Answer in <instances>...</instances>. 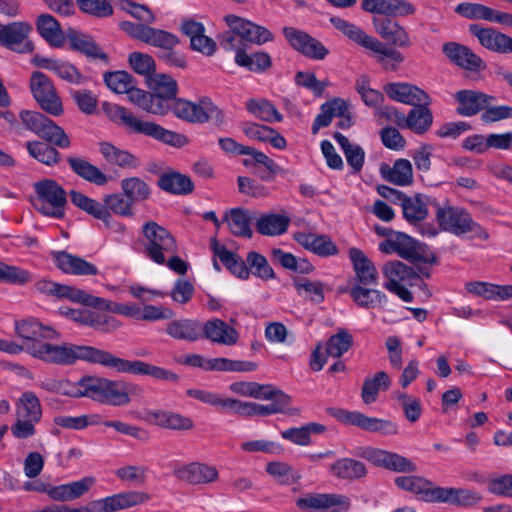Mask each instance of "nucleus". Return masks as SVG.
I'll return each instance as SVG.
<instances>
[{
    "label": "nucleus",
    "mask_w": 512,
    "mask_h": 512,
    "mask_svg": "<svg viewBox=\"0 0 512 512\" xmlns=\"http://www.w3.org/2000/svg\"><path fill=\"white\" fill-rule=\"evenodd\" d=\"M331 415L344 424L357 426L369 432H378L383 435H396L399 432V427L395 422L376 417H368L357 411L336 408L331 410Z\"/></svg>",
    "instance_id": "nucleus-14"
},
{
    "label": "nucleus",
    "mask_w": 512,
    "mask_h": 512,
    "mask_svg": "<svg viewBox=\"0 0 512 512\" xmlns=\"http://www.w3.org/2000/svg\"><path fill=\"white\" fill-rule=\"evenodd\" d=\"M63 313L71 320L97 330L109 331L118 327V322L114 317L88 309H68Z\"/></svg>",
    "instance_id": "nucleus-34"
},
{
    "label": "nucleus",
    "mask_w": 512,
    "mask_h": 512,
    "mask_svg": "<svg viewBox=\"0 0 512 512\" xmlns=\"http://www.w3.org/2000/svg\"><path fill=\"white\" fill-rule=\"evenodd\" d=\"M330 472L339 479L356 480L367 475V468L361 461L345 457L331 464Z\"/></svg>",
    "instance_id": "nucleus-46"
},
{
    "label": "nucleus",
    "mask_w": 512,
    "mask_h": 512,
    "mask_svg": "<svg viewBox=\"0 0 512 512\" xmlns=\"http://www.w3.org/2000/svg\"><path fill=\"white\" fill-rule=\"evenodd\" d=\"M245 108L251 115L266 123H278L283 120V115L276 106L265 98H251L245 102Z\"/></svg>",
    "instance_id": "nucleus-45"
},
{
    "label": "nucleus",
    "mask_w": 512,
    "mask_h": 512,
    "mask_svg": "<svg viewBox=\"0 0 512 512\" xmlns=\"http://www.w3.org/2000/svg\"><path fill=\"white\" fill-rule=\"evenodd\" d=\"M201 322L193 319H180L169 322L166 326V333L176 339L188 342L197 341L202 337Z\"/></svg>",
    "instance_id": "nucleus-42"
},
{
    "label": "nucleus",
    "mask_w": 512,
    "mask_h": 512,
    "mask_svg": "<svg viewBox=\"0 0 512 512\" xmlns=\"http://www.w3.org/2000/svg\"><path fill=\"white\" fill-rule=\"evenodd\" d=\"M442 52L451 63L463 70L478 72L486 68L484 60L461 43L446 42L442 46Z\"/></svg>",
    "instance_id": "nucleus-21"
},
{
    "label": "nucleus",
    "mask_w": 512,
    "mask_h": 512,
    "mask_svg": "<svg viewBox=\"0 0 512 512\" xmlns=\"http://www.w3.org/2000/svg\"><path fill=\"white\" fill-rule=\"evenodd\" d=\"M187 395L204 404L221 408L228 412H234L237 399L223 397L219 393L203 389H189Z\"/></svg>",
    "instance_id": "nucleus-56"
},
{
    "label": "nucleus",
    "mask_w": 512,
    "mask_h": 512,
    "mask_svg": "<svg viewBox=\"0 0 512 512\" xmlns=\"http://www.w3.org/2000/svg\"><path fill=\"white\" fill-rule=\"evenodd\" d=\"M296 505L303 511L347 512L351 508V500L343 494L308 493L298 498Z\"/></svg>",
    "instance_id": "nucleus-15"
},
{
    "label": "nucleus",
    "mask_w": 512,
    "mask_h": 512,
    "mask_svg": "<svg viewBox=\"0 0 512 512\" xmlns=\"http://www.w3.org/2000/svg\"><path fill=\"white\" fill-rule=\"evenodd\" d=\"M28 353L34 358L56 365H70L81 359L107 367L110 352L91 346L44 342L30 345Z\"/></svg>",
    "instance_id": "nucleus-2"
},
{
    "label": "nucleus",
    "mask_w": 512,
    "mask_h": 512,
    "mask_svg": "<svg viewBox=\"0 0 512 512\" xmlns=\"http://www.w3.org/2000/svg\"><path fill=\"white\" fill-rule=\"evenodd\" d=\"M202 337L212 343L233 346L239 340L237 330L219 318H213L202 324Z\"/></svg>",
    "instance_id": "nucleus-31"
},
{
    "label": "nucleus",
    "mask_w": 512,
    "mask_h": 512,
    "mask_svg": "<svg viewBox=\"0 0 512 512\" xmlns=\"http://www.w3.org/2000/svg\"><path fill=\"white\" fill-rule=\"evenodd\" d=\"M382 273L386 279V282L383 284V287L386 289L411 278L413 270L406 264L394 260L383 265Z\"/></svg>",
    "instance_id": "nucleus-62"
},
{
    "label": "nucleus",
    "mask_w": 512,
    "mask_h": 512,
    "mask_svg": "<svg viewBox=\"0 0 512 512\" xmlns=\"http://www.w3.org/2000/svg\"><path fill=\"white\" fill-rule=\"evenodd\" d=\"M96 484L94 476H85L81 479L60 484L49 485L43 482H25L23 489L45 493L51 500L57 502H71L87 494Z\"/></svg>",
    "instance_id": "nucleus-10"
},
{
    "label": "nucleus",
    "mask_w": 512,
    "mask_h": 512,
    "mask_svg": "<svg viewBox=\"0 0 512 512\" xmlns=\"http://www.w3.org/2000/svg\"><path fill=\"white\" fill-rule=\"evenodd\" d=\"M369 51L375 53L377 62L385 70L395 71L398 65L404 61V55L400 51L387 47L378 39Z\"/></svg>",
    "instance_id": "nucleus-58"
},
{
    "label": "nucleus",
    "mask_w": 512,
    "mask_h": 512,
    "mask_svg": "<svg viewBox=\"0 0 512 512\" xmlns=\"http://www.w3.org/2000/svg\"><path fill=\"white\" fill-rule=\"evenodd\" d=\"M428 106L426 104H419L411 109L407 115V128L416 134L427 132L432 125L433 115Z\"/></svg>",
    "instance_id": "nucleus-59"
},
{
    "label": "nucleus",
    "mask_w": 512,
    "mask_h": 512,
    "mask_svg": "<svg viewBox=\"0 0 512 512\" xmlns=\"http://www.w3.org/2000/svg\"><path fill=\"white\" fill-rule=\"evenodd\" d=\"M121 189L134 205L150 197V188L145 181L138 177L124 178L120 183Z\"/></svg>",
    "instance_id": "nucleus-64"
},
{
    "label": "nucleus",
    "mask_w": 512,
    "mask_h": 512,
    "mask_svg": "<svg viewBox=\"0 0 512 512\" xmlns=\"http://www.w3.org/2000/svg\"><path fill=\"white\" fill-rule=\"evenodd\" d=\"M399 202L404 218L410 223L420 222L428 215L427 203L421 195L408 197L403 194Z\"/></svg>",
    "instance_id": "nucleus-54"
},
{
    "label": "nucleus",
    "mask_w": 512,
    "mask_h": 512,
    "mask_svg": "<svg viewBox=\"0 0 512 512\" xmlns=\"http://www.w3.org/2000/svg\"><path fill=\"white\" fill-rule=\"evenodd\" d=\"M479 499L477 493L467 489L439 487L436 503L467 507L476 504Z\"/></svg>",
    "instance_id": "nucleus-51"
},
{
    "label": "nucleus",
    "mask_w": 512,
    "mask_h": 512,
    "mask_svg": "<svg viewBox=\"0 0 512 512\" xmlns=\"http://www.w3.org/2000/svg\"><path fill=\"white\" fill-rule=\"evenodd\" d=\"M159 187L172 194L185 195L193 191L191 179L179 172H166L158 180Z\"/></svg>",
    "instance_id": "nucleus-52"
},
{
    "label": "nucleus",
    "mask_w": 512,
    "mask_h": 512,
    "mask_svg": "<svg viewBox=\"0 0 512 512\" xmlns=\"http://www.w3.org/2000/svg\"><path fill=\"white\" fill-rule=\"evenodd\" d=\"M70 200L77 208L86 212L93 218L102 221L106 227H111L112 225V213L123 217L133 215V204L124 192L106 194L102 202H99L79 191L71 190Z\"/></svg>",
    "instance_id": "nucleus-5"
},
{
    "label": "nucleus",
    "mask_w": 512,
    "mask_h": 512,
    "mask_svg": "<svg viewBox=\"0 0 512 512\" xmlns=\"http://www.w3.org/2000/svg\"><path fill=\"white\" fill-rule=\"evenodd\" d=\"M103 110L112 121L122 125L129 133L144 135L174 147H180L184 143L182 135L155 122L142 120L125 107L104 103Z\"/></svg>",
    "instance_id": "nucleus-4"
},
{
    "label": "nucleus",
    "mask_w": 512,
    "mask_h": 512,
    "mask_svg": "<svg viewBox=\"0 0 512 512\" xmlns=\"http://www.w3.org/2000/svg\"><path fill=\"white\" fill-rule=\"evenodd\" d=\"M144 255L155 264L162 265L167 254L178 253V244L172 233L154 221L142 226Z\"/></svg>",
    "instance_id": "nucleus-7"
},
{
    "label": "nucleus",
    "mask_w": 512,
    "mask_h": 512,
    "mask_svg": "<svg viewBox=\"0 0 512 512\" xmlns=\"http://www.w3.org/2000/svg\"><path fill=\"white\" fill-rule=\"evenodd\" d=\"M358 455L377 467L394 472L413 473L417 470L415 463L395 452L365 447L359 451Z\"/></svg>",
    "instance_id": "nucleus-16"
},
{
    "label": "nucleus",
    "mask_w": 512,
    "mask_h": 512,
    "mask_svg": "<svg viewBox=\"0 0 512 512\" xmlns=\"http://www.w3.org/2000/svg\"><path fill=\"white\" fill-rule=\"evenodd\" d=\"M391 385V379L389 375L380 371L377 372L373 377L366 378L362 387V400L366 404H371L376 401L378 392L389 389Z\"/></svg>",
    "instance_id": "nucleus-60"
},
{
    "label": "nucleus",
    "mask_w": 512,
    "mask_h": 512,
    "mask_svg": "<svg viewBox=\"0 0 512 512\" xmlns=\"http://www.w3.org/2000/svg\"><path fill=\"white\" fill-rule=\"evenodd\" d=\"M383 91L391 100L410 106L429 105L431 102L429 95L423 89L407 82L387 83Z\"/></svg>",
    "instance_id": "nucleus-23"
},
{
    "label": "nucleus",
    "mask_w": 512,
    "mask_h": 512,
    "mask_svg": "<svg viewBox=\"0 0 512 512\" xmlns=\"http://www.w3.org/2000/svg\"><path fill=\"white\" fill-rule=\"evenodd\" d=\"M99 150L102 157L110 165L118 166L122 169H135L139 166L138 158L135 155L109 142H100Z\"/></svg>",
    "instance_id": "nucleus-43"
},
{
    "label": "nucleus",
    "mask_w": 512,
    "mask_h": 512,
    "mask_svg": "<svg viewBox=\"0 0 512 512\" xmlns=\"http://www.w3.org/2000/svg\"><path fill=\"white\" fill-rule=\"evenodd\" d=\"M30 90L33 98L44 111L53 116L63 113L62 101L46 74L34 71L30 77Z\"/></svg>",
    "instance_id": "nucleus-13"
},
{
    "label": "nucleus",
    "mask_w": 512,
    "mask_h": 512,
    "mask_svg": "<svg viewBox=\"0 0 512 512\" xmlns=\"http://www.w3.org/2000/svg\"><path fill=\"white\" fill-rule=\"evenodd\" d=\"M223 21L228 31L219 36L220 46L225 51H235V63L252 72H264L272 65L271 57L266 52L248 55L240 48L237 36L245 42L263 45L274 40V34L266 27L234 14L224 16Z\"/></svg>",
    "instance_id": "nucleus-1"
},
{
    "label": "nucleus",
    "mask_w": 512,
    "mask_h": 512,
    "mask_svg": "<svg viewBox=\"0 0 512 512\" xmlns=\"http://www.w3.org/2000/svg\"><path fill=\"white\" fill-rule=\"evenodd\" d=\"M38 386L51 393H56L69 397H81L82 388L80 387V380L78 382H71L69 380L47 378L39 382Z\"/></svg>",
    "instance_id": "nucleus-61"
},
{
    "label": "nucleus",
    "mask_w": 512,
    "mask_h": 512,
    "mask_svg": "<svg viewBox=\"0 0 512 512\" xmlns=\"http://www.w3.org/2000/svg\"><path fill=\"white\" fill-rule=\"evenodd\" d=\"M436 220L443 231L455 236L472 233L471 238L482 241H486L490 237L487 230L474 221L466 209L459 206L438 207Z\"/></svg>",
    "instance_id": "nucleus-6"
},
{
    "label": "nucleus",
    "mask_w": 512,
    "mask_h": 512,
    "mask_svg": "<svg viewBox=\"0 0 512 512\" xmlns=\"http://www.w3.org/2000/svg\"><path fill=\"white\" fill-rule=\"evenodd\" d=\"M146 415L150 422L165 429L185 431L194 427L192 419L172 411L151 410Z\"/></svg>",
    "instance_id": "nucleus-40"
},
{
    "label": "nucleus",
    "mask_w": 512,
    "mask_h": 512,
    "mask_svg": "<svg viewBox=\"0 0 512 512\" xmlns=\"http://www.w3.org/2000/svg\"><path fill=\"white\" fill-rule=\"evenodd\" d=\"M55 265L63 273L76 275V276H88L97 275L98 268L86 261L85 259L70 254L66 251H57L53 253Z\"/></svg>",
    "instance_id": "nucleus-32"
},
{
    "label": "nucleus",
    "mask_w": 512,
    "mask_h": 512,
    "mask_svg": "<svg viewBox=\"0 0 512 512\" xmlns=\"http://www.w3.org/2000/svg\"><path fill=\"white\" fill-rule=\"evenodd\" d=\"M81 397L112 406H125L131 399L142 394V388L135 383L114 381L102 377L86 376L80 379Z\"/></svg>",
    "instance_id": "nucleus-3"
},
{
    "label": "nucleus",
    "mask_w": 512,
    "mask_h": 512,
    "mask_svg": "<svg viewBox=\"0 0 512 512\" xmlns=\"http://www.w3.org/2000/svg\"><path fill=\"white\" fill-rule=\"evenodd\" d=\"M395 485L415 495L418 500L436 503L439 486L420 476H400L395 478Z\"/></svg>",
    "instance_id": "nucleus-27"
},
{
    "label": "nucleus",
    "mask_w": 512,
    "mask_h": 512,
    "mask_svg": "<svg viewBox=\"0 0 512 512\" xmlns=\"http://www.w3.org/2000/svg\"><path fill=\"white\" fill-rule=\"evenodd\" d=\"M346 110V101L342 98H333L320 106V113L315 117L311 130L317 134L321 128L331 124L335 115H343Z\"/></svg>",
    "instance_id": "nucleus-48"
},
{
    "label": "nucleus",
    "mask_w": 512,
    "mask_h": 512,
    "mask_svg": "<svg viewBox=\"0 0 512 512\" xmlns=\"http://www.w3.org/2000/svg\"><path fill=\"white\" fill-rule=\"evenodd\" d=\"M240 129L250 140L269 143L278 150H284L287 147L286 139L270 126L248 121L243 122Z\"/></svg>",
    "instance_id": "nucleus-30"
},
{
    "label": "nucleus",
    "mask_w": 512,
    "mask_h": 512,
    "mask_svg": "<svg viewBox=\"0 0 512 512\" xmlns=\"http://www.w3.org/2000/svg\"><path fill=\"white\" fill-rule=\"evenodd\" d=\"M127 97L131 103L138 106L147 113L163 115V106L157 97L152 93L135 88L133 85L127 92Z\"/></svg>",
    "instance_id": "nucleus-57"
},
{
    "label": "nucleus",
    "mask_w": 512,
    "mask_h": 512,
    "mask_svg": "<svg viewBox=\"0 0 512 512\" xmlns=\"http://www.w3.org/2000/svg\"><path fill=\"white\" fill-rule=\"evenodd\" d=\"M173 111L178 118L191 123H205L211 120L221 125L225 122L223 111L209 98H203L199 103L178 99L174 103Z\"/></svg>",
    "instance_id": "nucleus-11"
},
{
    "label": "nucleus",
    "mask_w": 512,
    "mask_h": 512,
    "mask_svg": "<svg viewBox=\"0 0 512 512\" xmlns=\"http://www.w3.org/2000/svg\"><path fill=\"white\" fill-rule=\"evenodd\" d=\"M282 33L288 44L296 51L312 60H324L329 54L328 48L318 39L295 27L285 26Z\"/></svg>",
    "instance_id": "nucleus-17"
},
{
    "label": "nucleus",
    "mask_w": 512,
    "mask_h": 512,
    "mask_svg": "<svg viewBox=\"0 0 512 512\" xmlns=\"http://www.w3.org/2000/svg\"><path fill=\"white\" fill-rule=\"evenodd\" d=\"M361 8L368 13L394 17H407L416 12V7L407 0H362Z\"/></svg>",
    "instance_id": "nucleus-26"
},
{
    "label": "nucleus",
    "mask_w": 512,
    "mask_h": 512,
    "mask_svg": "<svg viewBox=\"0 0 512 512\" xmlns=\"http://www.w3.org/2000/svg\"><path fill=\"white\" fill-rule=\"evenodd\" d=\"M349 258L360 285L369 286L378 284V272L371 260L358 248L349 249Z\"/></svg>",
    "instance_id": "nucleus-35"
},
{
    "label": "nucleus",
    "mask_w": 512,
    "mask_h": 512,
    "mask_svg": "<svg viewBox=\"0 0 512 512\" xmlns=\"http://www.w3.org/2000/svg\"><path fill=\"white\" fill-rule=\"evenodd\" d=\"M254 213L244 208H232L225 212L223 221L227 223L230 232L239 237L251 238L253 231L251 223Z\"/></svg>",
    "instance_id": "nucleus-38"
},
{
    "label": "nucleus",
    "mask_w": 512,
    "mask_h": 512,
    "mask_svg": "<svg viewBox=\"0 0 512 512\" xmlns=\"http://www.w3.org/2000/svg\"><path fill=\"white\" fill-rule=\"evenodd\" d=\"M469 32L475 36L486 49L500 53H512V37L492 28H484L479 24L469 25Z\"/></svg>",
    "instance_id": "nucleus-24"
},
{
    "label": "nucleus",
    "mask_w": 512,
    "mask_h": 512,
    "mask_svg": "<svg viewBox=\"0 0 512 512\" xmlns=\"http://www.w3.org/2000/svg\"><path fill=\"white\" fill-rule=\"evenodd\" d=\"M373 26L375 31L384 40L401 48L410 47L412 42L407 30L396 20L391 18H374Z\"/></svg>",
    "instance_id": "nucleus-29"
},
{
    "label": "nucleus",
    "mask_w": 512,
    "mask_h": 512,
    "mask_svg": "<svg viewBox=\"0 0 512 512\" xmlns=\"http://www.w3.org/2000/svg\"><path fill=\"white\" fill-rule=\"evenodd\" d=\"M330 22L350 42L370 50L377 41L373 36L368 35L361 27L340 17H331Z\"/></svg>",
    "instance_id": "nucleus-37"
},
{
    "label": "nucleus",
    "mask_w": 512,
    "mask_h": 512,
    "mask_svg": "<svg viewBox=\"0 0 512 512\" xmlns=\"http://www.w3.org/2000/svg\"><path fill=\"white\" fill-rule=\"evenodd\" d=\"M182 32L189 37L190 46L205 56H212L216 52V42L205 34L202 23L194 20H185L181 24Z\"/></svg>",
    "instance_id": "nucleus-28"
},
{
    "label": "nucleus",
    "mask_w": 512,
    "mask_h": 512,
    "mask_svg": "<svg viewBox=\"0 0 512 512\" xmlns=\"http://www.w3.org/2000/svg\"><path fill=\"white\" fill-rule=\"evenodd\" d=\"M53 421L55 425L65 429L83 430L88 426L100 425L102 418L98 414L80 416L59 415Z\"/></svg>",
    "instance_id": "nucleus-63"
},
{
    "label": "nucleus",
    "mask_w": 512,
    "mask_h": 512,
    "mask_svg": "<svg viewBox=\"0 0 512 512\" xmlns=\"http://www.w3.org/2000/svg\"><path fill=\"white\" fill-rule=\"evenodd\" d=\"M149 494L143 491H124L92 502V507L98 512H117L129 509L147 502Z\"/></svg>",
    "instance_id": "nucleus-20"
},
{
    "label": "nucleus",
    "mask_w": 512,
    "mask_h": 512,
    "mask_svg": "<svg viewBox=\"0 0 512 512\" xmlns=\"http://www.w3.org/2000/svg\"><path fill=\"white\" fill-rule=\"evenodd\" d=\"M455 99L459 104L457 107L458 114L471 117L483 110L493 98L474 90H460L456 93Z\"/></svg>",
    "instance_id": "nucleus-36"
},
{
    "label": "nucleus",
    "mask_w": 512,
    "mask_h": 512,
    "mask_svg": "<svg viewBox=\"0 0 512 512\" xmlns=\"http://www.w3.org/2000/svg\"><path fill=\"white\" fill-rule=\"evenodd\" d=\"M67 162L72 171L82 179L97 186H104L108 183L109 177L97 166L80 157H68Z\"/></svg>",
    "instance_id": "nucleus-44"
},
{
    "label": "nucleus",
    "mask_w": 512,
    "mask_h": 512,
    "mask_svg": "<svg viewBox=\"0 0 512 512\" xmlns=\"http://www.w3.org/2000/svg\"><path fill=\"white\" fill-rule=\"evenodd\" d=\"M353 301L363 308L382 307L387 303V296L380 290L369 289L357 284L349 292Z\"/></svg>",
    "instance_id": "nucleus-50"
},
{
    "label": "nucleus",
    "mask_w": 512,
    "mask_h": 512,
    "mask_svg": "<svg viewBox=\"0 0 512 512\" xmlns=\"http://www.w3.org/2000/svg\"><path fill=\"white\" fill-rule=\"evenodd\" d=\"M32 26L28 22L15 21L0 25V45L17 53H28L33 50L29 40Z\"/></svg>",
    "instance_id": "nucleus-19"
},
{
    "label": "nucleus",
    "mask_w": 512,
    "mask_h": 512,
    "mask_svg": "<svg viewBox=\"0 0 512 512\" xmlns=\"http://www.w3.org/2000/svg\"><path fill=\"white\" fill-rule=\"evenodd\" d=\"M153 97L160 100L163 106V115L169 110V100L174 99L177 95V82L166 74H159L154 79Z\"/></svg>",
    "instance_id": "nucleus-55"
},
{
    "label": "nucleus",
    "mask_w": 512,
    "mask_h": 512,
    "mask_svg": "<svg viewBox=\"0 0 512 512\" xmlns=\"http://www.w3.org/2000/svg\"><path fill=\"white\" fill-rule=\"evenodd\" d=\"M19 117L28 130L48 142L60 148L70 146V139L64 130L45 115L36 111L22 110Z\"/></svg>",
    "instance_id": "nucleus-12"
},
{
    "label": "nucleus",
    "mask_w": 512,
    "mask_h": 512,
    "mask_svg": "<svg viewBox=\"0 0 512 512\" xmlns=\"http://www.w3.org/2000/svg\"><path fill=\"white\" fill-rule=\"evenodd\" d=\"M15 332L25 343L21 346L28 352V347L35 343H43L41 340H53L58 338V333L50 326H45L33 317L15 321Z\"/></svg>",
    "instance_id": "nucleus-22"
},
{
    "label": "nucleus",
    "mask_w": 512,
    "mask_h": 512,
    "mask_svg": "<svg viewBox=\"0 0 512 512\" xmlns=\"http://www.w3.org/2000/svg\"><path fill=\"white\" fill-rule=\"evenodd\" d=\"M36 197L34 208L42 215L62 219L65 216L67 195L65 190L55 180L44 179L34 184Z\"/></svg>",
    "instance_id": "nucleus-8"
},
{
    "label": "nucleus",
    "mask_w": 512,
    "mask_h": 512,
    "mask_svg": "<svg viewBox=\"0 0 512 512\" xmlns=\"http://www.w3.org/2000/svg\"><path fill=\"white\" fill-rule=\"evenodd\" d=\"M107 368L113 369L117 372L131 373L139 375H148L154 379L177 381L178 376L174 372L158 367L143 361L135 360L129 361L119 358L109 353Z\"/></svg>",
    "instance_id": "nucleus-18"
},
{
    "label": "nucleus",
    "mask_w": 512,
    "mask_h": 512,
    "mask_svg": "<svg viewBox=\"0 0 512 512\" xmlns=\"http://www.w3.org/2000/svg\"><path fill=\"white\" fill-rule=\"evenodd\" d=\"M211 249L223 265L235 276L247 279L250 275L249 268L245 261L237 254L229 251L224 245L219 244L216 239L211 240Z\"/></svg>",
    "instance_id": "nucleus-39"
},
{
    "label": "nucleus",
    "mask_w": 512,
    "mask_h": 512,
    "mask_svg": "<svg viewBox=\"0 0 512 512\" xmlns=\"http://www.w3.org/2000/svg\"><path fill=\"white\" fill-rule=\"evenodd\" d=\"M174 475L192 485L211 484L219 478V472L215 466L201 462L183 465L174 470Z\"/></svg>",
    "instance_id": "nucleus-25"
},
{
    "label": "nucleus",
    "mask_w": 512,
    "mask_h": 512,
    "mask_svg": "<svg viewBox=\"0 0 512 512\" xmlns=\"http://www.w3.org/2000/svg\"><path fill=\"white\" fill-rule=\"evenodd\" d=\"M41 37L50 45L60 47L64 43V34L58 21L49 14H41L36 21Z\"/></svg>",
    "instance_id": "nucleus-49"
},
{
    "label": "nucleus",
    "mask_w": 512,
    "mask_h": 512,
    "mask_svg": "<svg viewBox=\"0 0 512 512\" xmlns=\"http://www.w3.org/2000/svg\"><path fill=\"white\" fill-rule=\"evenodd\" d=\"M333 138L342 149L348 165L351 167L352 173H359L365 161V151L358 144H352L346 136L339 132H335Z\"/></svg>",
    "instance_id": "nucleus-47"
},
{
    "label": "nucleus",
    "mask_w": 512,
    "mask_h": 512,
    "mask_svg": "<svg viewBox=\"0 0 512 512\" xmlns=\"http://www.w3.org/2000/svg\"><path fill=\"white\" fill-rule=\"evenodd\" d=\"M290 218L285 213H266L256 220V230L264 236H280L287 232Z\"/></svg>",
    "instance_id": "nucleus-41"
},
{
    "label": "nucleus",
    "mask_w": 512,
    "mask_h": 512,
    "mask_svg": "<svg viewBox=\"0 0 512 512\" xmlns=\"http://www.w3.org/2000/svg\"><path fill=\"white\" fill-rule=\"evenodd\" d=\"M382 176L398 186L410 185L413 181L412 164L407 159H398L392 167L381 168Z\"/></svg>",
    "instance_id": "nucleus-53"
},
{
    "label": "nucleus",
    "mask_w": 512,
    "mask_h": 512,
    "mask_svg": "<svg viewBox=\"0 0 512 512\" xmlns=\"http://www.w3.org/2000/svg\"><path fill=\"white\" fill-rule=\"evenodd\" d=\"M16 422L12 425V434L19 439L32 437L36 433L35 425L41 420L42 407L39 398L32 391L21 394L15 405Z\"/></svg>",
    "instance_id": "nucleus-9"
},
{
    "label": "nucleus",
    "mask_w": 512,
    "mask_h": 512,
    "mask_svg": "<svg viewBox=\"0 0 512 512\" xmlns=\"http://www.w3.org/2000/svg\"><path fill=\"white\" fill-rule=\"evenodd\" d=\"M293 238L303 248L320 257L334 256L337 255L339 251L336 244L327 235L296 232Z\"/></svg>",
    "instance_id": "nucleus-33"
}]
</instances>
